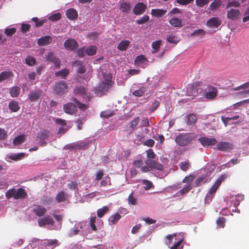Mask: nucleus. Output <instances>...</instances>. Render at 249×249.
<instances>
[{
    "label": "nucleus",
    "mask_w": 249,
    "mask_h": 249,
    "mask_svg": "<svg viewBox=\"0 0 249 249\" xmlns=\"http://www.w3.org/2000/svg\"><path fill=\"white\" fill-rule=\"evenodd\" d=\"M184 240V234L183 233H174L172 235H168L166 236L165 243L169 245L172 242L174 244L173 246L169 247L170 249H183V245L182 242Z\"/></svg>",
    "instance_id": "1"
},
{
    "label": "nucleus",
    "mask_w": 249,
    "mask_h": 249,
    "mask_svg": "<svg viewBox=\"0 0 249 249\" xmlns=\"http://www.w3.org/2000/svg\"><path fill=\"white\" fill-rule=\"evenodd\" d=\"M227 175L223 174L217 178L214 184L210 188L205 197V201L206 203H209L212 201L218 188L220 185L221 183L227 178Z\"/></svg>",
    "instance_id": "2"
},
{
    "label": "nucleus",
    "mask_w": 249,
    "mask_h": 249,
    "mask_svg": "<svg viewBox=\"0 0 249 249\" xmlns=\"http://www.w3.org/2000/svg\"><path fill=\"white\" fill-rule=\"evenodd\" d=\"M72 101L73 103H68L64 105L63 109L66 113L73 114L75 111L76 107H78L81 110L86 108V106L79 102L76 98H73Z\"/></svg>",
    "instance_id": "3"
},
{
    "label": "nucleus",
    "mask_w": 249,
    "mask_h": 249,
    "mask_svg": "<svg viewBox=\"0 0 249 249\" xmlns=\"http://www.w3.org/2000/svg\"><path fill=\"white\" fill-rule=\"evenodd\" d=\"M37 222L40 227H46L50 230L60 229V224L54 225L53 219L49 215L38 219Z\"/></svg>",
    "instance_id": "4"
},
{
    "label": "nucleus",
    "mask_w": 249,
    "mask_h": 249,
    "mask_svg": "<svg viewBox=\"0 0 249 249\" xmlns=\"http://www.w3.org/2000/svg\"><path fill=\"white\" fill-rule=\"evenodd\" d=\"M6 196L7 198L14 197L15 199H23L26 196L25 190L22 188L10 189L6 193Z\"/></svg>",
    "instance_id": "5"
},
{
    "label": "nucleus",
    "mask_w": 249,
    "mask_h": 249,
    "mask_svg": "<svg viewBox=\"0 0 249 249\" xmlns=\"http://www.w3.org/2000/svg\"><path fill=\"white\" fill-rule=\"evenodd\" d=\"M193 139L191 134L180 133L176 138V143L181 146H184L189 144Z\"/></svg>",
    "instance_id": "6"
},
{
    "label": "nucleus",
    "mask_w": 249,
    "mask_h": 249,
    "mask_svg": "<svg viewBox=\"0 0 249 249\" xmlns=\"http://www.w3.org/2000/svg\"><path fill=\"white\" fill-rule=\"evenodd\" d=\"M148 86L146 84H134L132 86L130 92L136 97L142 96L147 90Z\"/></svg>",
    "instance_id": "7"
},
{
    "label": "nucleus",
    "mask_w": 249,
    "mask_h": 249,
    "mask_svg": "<svg viewBox=\"0 0 249 249\" xmlns=\"http://www.w3.org/2000/svg\"><path fill=\"white\" fill-rule=\"evenodd\" d=\"M84 222H75L74 227L71 228L68 232V236L72 237L74 235L82 234H84L82 229L83 228Z\"/></svg>",
    "instance_id": "8"
},
{
    "label": "nucleus",
    "mask_w": 249,
    "mask_h": 249,
    "mask_svg": "<svg viewBox=\"0 0 249 249\" xmlns=\"http://www.w3.org/2000/svg\"><path fill=\"white\" fill-rule=\"evenodd\" d=\"M235 90H241L238 92V96L245 98L249 96V81L246 82L242 85L236 87L234 89Z\"/></svg>",
    "instance_id": "9"
},
{
    "label": "nucleus",
    "mask_w": 249,
    "mask_h": 249,
    "mask_svg": "<svg viewBox=\"0 0 249 249\" xmlns=\"http://www.w3.org/2000/svg\"><path fill=\"white\" fill-rule=\"evenodd\" d=\"M103 223V222L102 219L96 217L94 215L90 217L89 224L92 231H97V228L100 229Z\"/></svg>",
    "instance_id": "10"
},
{
    "label": "nucleus",
    "mask_w": 249,
    "mask_h": 249,
    "mask_svg": "<svg viewBox=\"0 0 249 249\" xmlns=\"http://www.w3.org/2000/svg\"><path fill=\"white\" fill-rule=\"evenodd\" d=\"M51 136L50 132L46 130H43L38 133L37 138L38 142L41 146H44L46 144L47 141H49V137Z\"/></svg>",
    "instance_id": "11"
},
{
    "label": "nucleus",
    "mask_w": 249,
    "mask_h": 249,
    "mask_svg": "<svg viewBox=\"0 0 249 249\" xmlns=\"http://www.w3.org/2000/svg\"><path fill=\"white\" fill-rule=\"evenodd\" d=\"M198 141L204 147L211 146L214 145L216 142V140L214 138H208L202 137L198 138Z\"/></svg>",
    "instance_id": "12"
},
{
    "label": "nucleus",
    "mask_w": 249,
    "mask_h": 249,
    "mask_svg": "<svg viewBox=\"0 0 249 249\" xmlns=\"http://www.w3.org/2000/svg\"><path fill=\"white\" fill-rule=\"evenodd\" d=\"M202 89L199 88L198 85L195 83L187 87V93L188 96H196L198 93L201 92Z\"/></svg>",
    "instance_id": "13"
},
{
    "label": "nucleus",
    "mask_w": 249,
    "mask_h": 249,
    "mask_svg": "<svg viewBox=\"0 0 249 249\" xmlns=\"http://www.w3.org/2000/svg\"><path fill=\"white\" fill-rule=\"evenodd\" d=\"M217 149L221 151L228 152L233 149V145L227 142H220L216 145Z\"/></svg>",
    "instance_id": "14"
},
{
    "label": "nucleus",
    "mask_w": 249,
    "mask_h": 249,
    "mask_svg": "<svg viewBox=\"0 0 249 249\" xmlns=\"http://www.w3.org/2000/svg\"><path fill=\"white\" fill-rule=\"evenodd\" d=\"M55 123L61 126L58 129V133L60 134L65 133L71 127L70 125L66 124L65 120L60 118L56 119Z\"/></svg>",
    "instance_id": "15"
},
{
    "label": "nucleus",
    "mask_w": 249,
    "mask_h": 249,
    "mask_svg": "<svg viewBox=\"0 0 249 249\" xmlns=\"http://www.w3.org/2000/svg\"><path fill=\"white\" fill-rule=\"evenodd\" d=\"M42 95V91L40 89L31 90L28 95V98L31 102H37Z\"/></svg>",
    "instance_id": "16"
},
{
    "label": "nucleus",
    "mask_w": 249,
    "mask_h": 249,
    "mask_svg": "<svg viewBox=\"0 0 249 249\" xmlns=\"http://www.w3.org/2000/svg\"><path fill=\"white\" fill-rule=\"evenodd\" d=\"M64 46L67 50L73 51L78 46V43L74 39H68L64 42Z\"/></svg>",
    "instance_id": "17"
},
{
    "label": "nucleus",
    "mask_w": 249,
    "mask_h": 249,
    "mask_svg": "<svg viewBox=\"0 0 249 249\" xmlns=\"http://www.w3.org/2000/svg\"><path fill=\"white\" fill-rule=\"evenodd\" d=\"M67 89L66 83L64 82H57L55 86V91L57 94L64 93Z\"/></svg>",
    "instance_id": "18"
},
{
    "label": "nucleus",
    "mask_w": 249,
    "mask_h": 249,
    "mask_svg": "<svg viewBox=\"0 0 249 249\" xmlns=\"http://www.w3.org/2000/svg\"><path fill=\"white\" fill-rule=\"evenodd\" d=\"M217 95V89L213 87H210L206 89L205 96L206 98L208 99H213Z\"/></svg>",
    "instance_id": "19"
},
{
    "label": "nucleus",
    "mask_w": 249,
    "mask_h": 249,
    "mask_svg": "<svg viewBox=\"0 0 249 249\" xmlns=\"http://www.w3.org/2000/svg\"><path fill=\"white\" fill-rule=\"evenodd\" d=\"M221 24V20L218 18H212L207 22V25L211 28H217Z\"/></svg>",
    "instance_id": "20"
},
{
    "label": "nucleus",
    "mask_w": 249,
    "mask_h": 249,
    "mask_svg": "<svg viewBox=\"0 0 249 249\" xmlns=\"http://www.w3.org/2000/svg\"><path fill=\"white\" fill-rule=\"evenodd\" d=\"M240 14V11L234 8H231L227 12V18L231 20H236Z\"/></svg>",
    "instance_id": "21"
},
{
    "label": "nucleus",
    "mask_w": 249,
    "mask_h": 249,
    "mask_svg": "<svg viewBox=\"0 0 249 249\" xmlns=\"http://www.w3.org/2000/svg\"><path fill=\"white\" fill-rule=\"evenodd\" d=\"M46 211V209L44 207L40 205H36L33 209L34 214L39 217L43 216Z\"/></svg>",
    "instance_id": "22"
},
{
    "label": "nucleus",
    "mask_w": 249,
    "mask_h": 249,
    "mask_svg": "<svg viewBox=\"0 0 249 249\" xmlns=\"http://www.w3.org/2000/svg\"><path fill=\"white\" fill-rule=\"evenodd\" d=\"M145 8L146 6L143 3L138 2L135 5L133 12L136 15H141L144 12Z\"/></svg>",
    "instance_id": "23"
},
{
    "label": "nucleus",
    "mask_w": 249,
    "mask_h": 249,
    "mask_svg": "<svg viewBox=\"0 0 249 249\" xmlns=\"http://www.w3.org/2000/svg\"><path fill=\"white\" fill-rule=\"evenodd\" d=\"M13 73L11 71H3L0 73V82L3 81H8L13 78Z\"/></svg>",
    "instance_id": "24"
},
{
    "label": "nucleus",
    "mask_w": 249,
    "mask_h": 249,
    "mask_svg": "<svg viewBox=\"0 0 249 249\" xmlns=\"http://www.w3.org/2000/svg\"><path fill=\"white\" fill-rule=\"evenodd\" d=\"M244 199V196L242 195H237L235 196H232L231 198V205L236 208L238 206L241 201Z\"/></svg>",
    "instance_id": "25"
},
{
    "label": "nucleus",
    "mask_w": 249,
    "mask_h": 249,
    "mask_svg": "<svg viewBox=\"0 0 249 249\" xmlns=\"http://www.w3.org/2000/svg\"><path fill=\"white\" fill-rule=\"evenodd\" d=\"M52 37L49 36H44L37 39V42L39 46H45L51 43Z\"/></svg>",
    "instance_id": "26"
},
{
    "label": "nucleus",
    "mask_w": 249,
    "mask_h": 249,
    "mask_svg": "<svg viewBox=\"0 0 249 249\" xmlns=\"http://www.w3.org/2000/svg\"><path fill=\"white\" fill-rule=\"evenodd\" d=\"M135 63L137 66L144 68L147 64V60L143 55H139L136 57Z\"/></svg>",
    "instance_id": "27"
},
{
    "label": "nucleus",
    "mask_w": 249,
    "mask_h": 249,
    "mask_svg": "<svg viewBox=\"0 0 249 249\" xmlns=\"http://www.w3.org/2000/svg\"><path fill=\"white\" fill-rule=\"evenodd\" d=\"M112 86L111 83H107L106 82H101L97 87L98 90L104 92L107 91Z\"/></svg>",
    "instance_id": "28"
},
{
    "label": "nucleus",
    "mask_w": 249,
    "mask_h": 249,
    "mask_svg": "<svg viewBox=\"0 0 249 249\" xmlns=\"http://www.w3.org/2000/svg\"><path fill=\"white\" fill-rule=\"evenodd\" d=\"M68 197V195L64 191H61L58 193L55 196V199L57 202L59 203L67 200Z\"/></svg>",
    "instance_id": "29"
},
{
    "label": "nucleus",
    "mask_w": 249,
    "mask_h": 249,
    "mask_svg": "<svg viewBox=\"0 0 249 249\" xmlns=\"http://www.w3.org/2000/svg\"><path fill=\"white\" fill-rule=\"evenodd\" d=\"M26 156L24 153H12L7 155V158L14 160H18L24 158Z\"/></svg>",
    "instance_id": "30"
},
{
    "label": "nucleus",
    "mask_w": 249,
    "mask_h": 249,
    "mask_svg": "<svg viewBox=\"0 0 249 249\" xmlns=\"http://www.w3.org/2000/svg\"><path fill=\"white\" fill-rule=\"evenodd\" d=\"M66 14L67 17L70 20H74L78 16L76 10L72 8L67 10Z\"/></svg>",
    "instance_id": "31"
},
{
    "label": "nucleus",
    "mask_w": 249,
    "mask_h": 249,
    "mask_svg": "<svg viewBox=\"0 0 249 249\" xmlns=\"http://www.w3.org/2000/svg\"><path fill=\"white\" fill-rule=\"evenodd\" d=\"M121 218L119 213H116L111 215L108 218V222L110 225L115 224Z\"/></svg>",
    "instance_id": "32"
},
{
    "label": "nucleus",
    "mask_w": 249,
    "mask_h": 249,
    "mask_svg": "<svg viewBox=\"0 0 249 249\" xmlns=\"http://www.w3.org/2000/svg\"><path fill=\"white\" fill-rule=\"evenodd\" d=\"M240 162V160L237 159H232L230 161L227 162L224 164H222L221 166V169H224L226 167L230 168L234 165L238 164Z\"/></svg>",
    "instance_id": "33"
},
{
    "label": "nucleus",
    "mask_w": 249,
    "mask_h": 249,
    "mask_svg": "<svg viewBox=\"0 0 249 249\" xmlns=\"http://www.w3.org/2000/svg\"><path fill=\"white\" fill-rule=\"evenodd\" d=\"M222 1L221 0H215L210 5L208 10L210 11H214L218 9L221 5Z\"/></svg>",
    "instance_id": "34"
},
{
    "label": "nucleus",
    "mask_w": 249,
    "mask_h": 249,
    "mask_svg": "<svg viewBox=\"0 0 249 249\" xmlns=\"http://www.w3.org/2000/svg\"><path fill=\"white\" fill-rule=\"evenodd\" d=\"M8 107L12 112H17L20 108L18 103L16 101H12L9 102Z\"/></svg>",
    "instance_id": "35"
},
{
    "label": "nucleus",
    "mask_w": 249,
    "mask_h": 249,
    "mask_svg": "<svg viewBox=\"0 0 249 249\" xmlns=\"http://www.w3.org/2000/svg\"><path fill=\"white\" fill-rule=\"evenodd\" d=\"M182 20L177 18H173L169 20L170 24L175 27H180L182 26Z\"/></svg>",
    "instance_id": "36"
},
{
    "label": "nucleus",
    "mask_w": 249,
    "mask_h": 249,
    "mask_svg": "<svg viewBox=\"0 0 249 249\" xmlns=\"http://www.w3.org/2000/svg\"><path fill=\"white\" fill-rule=\"evenodd\" d=\"M25 139V136L24 135L17 136L13 140V145L15 146H18L24 142Z\"/></svg>",
    "instance_id": "37"
},
{
    "label": "nucleus",
    "mask_w": 249,
    "mask_h": 249,
    "mask_svg": "<svg viewBox=\"0 0 249 249\" xmlns=\"http://www.w3.org/2000/svg\"><path fill=\"white\" fill-rule=\"evenodd\" d=\"M120 8L121 11L124 13H128L130 11V4L124 0L120 1Z\"/></svg>",
    "instance_id": "38"
},
{
    "label": "nucleus",
    "mask_w": 249,
    "mask_h": 249,
    "mask_svg": "<svg viewBox=\"0 0 249 249\" xmlns=\"http://www.w3.org/2000/svg\"><path fill=\"white\" fill-rule=\"evenodd\" d=\"M167 40L170 43L177 44L180 40V38L176 35L171 34L167 36Z\"/></svg>",
    "instance_id": "39"
},
{
    "label": "nucleus",
    "mask_w": 249,
    "mask_h": 249,
    "mask_svg": "<svg viewBox=\"0 0 249 249\" xmlns=\"http://www.w3.org/2000/svg\"><path fill=\"white\" fill-rule=\"evenodd\" d=\"M140 119L138 117L134 118V119L130 122L129 124H127L128 129L130 130H133L138 125Z\"/></svg>",
    "instance_id": "40"
},
{
    "label": "nucleus",
    "mask_w": 249,
    "mask_h": 249,
    "mask_svg": "<svg viewBox=\"0 0 249 249\" xmlns=\"http://www.w3.org/2000/svg\"><path fill=\"white\" fill-rule=\"evenodd\" d=\"M239 118V116L237 115H235L232 117H224L222 116L221 117V120L223 123L225 124V126H227L228 124H230V122L232 120H236L237 119Z\"/></svg>",
    "instance_id": "41"
},
{
    "label": "nucleus",
    "mask_w": 249,
    "mask_h": 249,
    "mask_svg": "<svg viewBox=\"0 0 249 249\" xmlns=\"http://www.w3.org/2000/svg\"><path fill=\"white\" fill-rule=\"evenodd\" d=\"M197 118L196 116L193 113L190 114L186 116V122L188 124H193L197 121Z\"/></svg>",
    "instance_id": "42"
},
{
    "label": "nucleus",
    "mask_w": 249,
    "mask_h": 249,
    "mask_svg": "<svg viewBox=\"0 0 249 249\" xmlns=\"http://www.w3.org/2000/svg\"><path fill=\"white\" fill-rule=\"evenodd\" d=\"M130 44V41L127 40H122L118 45V49L120 51H124L127 49Z\"/></svg>",
    "instance_id": "43"
},
{
    "label": "nucleus",
    "mask_w": 249,
    "mask_h": 249,
    "mask_svg": "<svg viewBox=\"0 0 249 249\" xmlns=\"http://www.w3.org/2000/svg\"><path fill=\"white\" fill-rule=\"evenodd\" d=\"M96 46L91 45L86 49L85 52L88 55L91 56L94 55L96 53Z\"/></svg>",
    "instance_id": "44"
},
{
    "label": "nucleus",
    "mask_w": 249,
    "mask_h": 249,
    "mask_svg": "<svg viewBox=\"0 0 249 249\" xmlns=\"http://www.w3.org/2000/svg\"><path fill=\"white\" fill-rule=\"evenodd\" d=\"M73 147L76 149H86L88 148V143L84 142H80L73 143Z\"/></svg>",
    "instance_id": "45"
},
{
    "label": "nucleus",
    "mask_w": 249,
    "mask_h": 249,
    "mask_svg": "<svg viewBox=\"0 0 249 249\" xmlns=\"http://www.w3.org/2000/svg\"><path fill=\"white\" fill-rule=\"evenodd\" d=\"M69 69H64L61 71L55 72V75L56 76H60L62 78H65L69 73Z\"/></svg>",
    "instance_id": "46"
},
{
    "label": "nucleus",
    "mask_w": 249,
    "mask_h": 249,
    "mask_svg": "<svg viewBox=\"0 0 249 249\" xmlns=\"http://www.w3.org/2000/svg\"><path fill=\"white\" fill-rule=\"evenodd\" d=\"M166 13V11L162 9H152L151 14L153 16L156 17H160L164 15Z\"/></svg>",
    "instance_id": "47"
},
{
    "label": "nucleus",
    "mask_w": 249,
    "mask_h": 249,
    "mask_svg": "<svg viewBox=\"0 0 249 249\" xmlns=\"http://www.w3.org/2000/svg\"><path fill=\"white\" fill-rule=\"evenodd\" d=\"M74 66H79L78 72L79 73H83L86 71V68L82 65L81 61H76L73 64Z\"/></svg>",
    "instance_id": "48"
},
{
    "label": "nucleus",
    "mask_w": 249,
    "mask_h": 249,
    "mask_svg": "<svg viewBox=\"0 0 249 249\" xmlns=\"http://www.w3.org/2000/svg\"><path fill=\"white\" fill-rule=\"evenodd\" d=\"M192 187L191 185L185 186L177 193V196H179L180 195H182L188 193L192 189Z\"/></svg>",
    "instance_id": "49"
},
{
    "label": "nucleus",
    "mask_w": 249,
    "mask_h": 249,
    "mask_svg": "<svg viewBox=\"0 0 249 249\" xmlns=\"http://www.w3.org/2000/svg\"><path fill=\"white\" fill-rule=\"evenodd\" d=\"M25 63L30 66H33L35 64L36 59L32 56H28L25 59Z\"/></svg>",
    "instance_id": "50"
},
{
    "label": "nucleus",
    "mask_w": 249,
    "mask_h": 249,
    "mask_svg": "<svg viewBox=\"0 0 249 249\" xmlns=\"http://www.w3.org/2000/svg\"><path fill=\"white\" fill-rule=\"evenodd\" d=\"M205 31L201 29L195 30L192 34V36L201 37L205 35Z\"/></svg>",
    "instance_id": "51"
},
{
    "label": "nucleus",
    "mask_w": 249,
    "mask_h": 249,
    "mask_svg": "<svg viewBox=\"0 0 249 249\" xmlns=\"http://www.w3.org/2000/svg\"><path fill=\"white\" fill-rule=\"evenodd\" d=\"M161 42V40H157L152 43V47L154 50L153 53H157L159 51Z\"/></svg>",
    "instance_id": "52"
},
{
    "label": "nucleus",
    "mask_w": 249,
    "mask_h": 249,
    "mask_svg": "<svg viewBox=\"0 0 249 249\" xmlns=\"http://www.w3.org/2000/svg\"><path fill=\"white\" fill-rule=\"evenodd\" d=\"M10 94L13 97H17L20 93V88L18 87H15L10 89Z\"/></svg>",
    "instance_id": "53"
},
{
    "label": "nucleus",
    "mask_w": 249,
    "mask_h": 249,
    "mask_svg": "<svg viewBox=\"0 0 249 249\" xmlns=\"http://www.w3.org/2000/svg\"><path fill=\"white\" fill-rule=\"evenodd\" d=\"M74 92L76 94H80L83 96L86 94V89L84 87L79 86L74 89Z\"/></svg>",
    "instance_id": "54"
},
{
    "label": "nucleus",
    "mask_w": 249,
    "mask_h": 249,
    "mask_svg": "<svg viewBox=\"0 0 249 249\" xmlns=\"http://www.w3.org/2000/svg\"><path fill=\"white\" fill-rule=\"evenodd\" d=\"M108 211V208L107 206H104L101 209L98 210L97 215L99 217H102Z\"/></svg>",
    "instance_id": "55"
},
{
    "label": "nucleus",
    "mask_w": 249,
    "mask_h": 249,
    "mask_svg": "<svg viewBox=\"0 0 249 249\" xmlns=\"http://www.w3.org/2000/svg\"><path fill=\"white\" fill-rule=\"evenodd\" d=\"M103 81L104 82H106L107 83H112L111 79H112V75L110 73H103Z\"/></svg>",
    "instance_id": "56"
},
{
    "label": "nucleus",
    "mask_w": 249,
    "mask_h": 249,
    "mask_svg": "<svg viewBox=\"0 0 249 249\" xmlns=\"http://www.w3.org/2000/svg\"><path fill=\"white\" fill-rule=\"evenodd\" d=\"M113 115V111L110 110H107L102 111L100 113V116L102 118H107L110 117Z\"/></svg>",
    "instance_id": "57"
},
{
    "label": "nucleus",
    "mask_w": 249,
    "mask_h": 249,
    "mask_svg": "<svg viewBox=\"0 0 249 249\" xmlns=\"http://www.w3.org/2000/svg\"><path fill=\"white\" fill-rule=\"evenodd\" d=\"M100 184L102 186L111 185V181L109 177L108 176L105 177L103 180L101 181Z\"/></svg>",
    "instance_id": "58"
},
{
    "label": "nucleus",
    "mask_w": 249,
    "mask_h": 249,
    "mask_svg": "<svg viewBox=\"0 0 249 249\" xmlns=\"http://www.w3.org/2000/svg\"><path fill=\"white\" fill-rule=\"evenodd\" d=\"M32 20L35 22L36 27L41 26L46 21V18L39 20L37 18H33Z\"/></svg>",
    "instance_id": "59"
},
{
    "label": "nucleus",
    "mask_w": 249,
    "mask_h": 249,
    "mask_svg": "<svg viewBox=\"0 0 249 249\" xmlns=\"http://www.w3.org/2000/svg\"><path fill=\"white\" fill-rule=\"evenodd\" d=\"M226 219L223 217H220L216 220V224L218 227L224 228Z\"/></svg>",
    "instance_id": "60"
},
{
    "label": "nucleus",
    "mask_w": 249,
    "mask_h": 249,
    "mask_svg": "<svg viewBox=\"0 0 249 249\" xmlns=\"http://www.w3.org/2000/svg\"><path fill=\"white\" fill-rule=\"evenodd\" d=\"M142 184L144 185L143 188L145 190H149L152 187H153L152 183L149 180L144 179L142 181Z\"/></svg>",
    "instance_id": "61"
},
{
    "label": "nucleus",
    "mask_w": 249,
    "mask_h": 249,
    "mask_svg": "<svg viewBox=\"0 0 249 249\" xmlns=\"http://www.w3.org/2000/svg\"><path fill=\"white\" fill-rule=\"evenodd\" d=\"M152 137L155 140L160 141L161 143H163L165 140L163 135L161 134H155L152 135Z\"/></svg>",
    "instance_id": "62"
},
{
    "label": "nucleus",
    "mask_w": 249,
    "mask_h": 249,
    "mask_svg": "<svg viewBox=\"0 0 249 249\" xmlns=\"http://www.w3.org/2000/svg\"><path fill=\"white\" fill-rule=\"evenodd\" d=\"M153 159H147L145 161V163L147 166L149 168H153L156 166V162Z\"/></svg>",
    "instance_id": "63"
},
{
    "label": "nucleus",
    "mask_w": 249,
    "mask_h": 249,
    "mask_svg": "<svg viewBox=\"0 0 249 249\" xmlns=\"http://www.w3.org/2000/svg\"><path fill=\"white\" fill-rule=\"evenodd\" d=\"M61 18V14L59 13H54L48 17V19L52 21H57Z\"/></svg>",
    "instance_id": "64"
}]
</instances>
